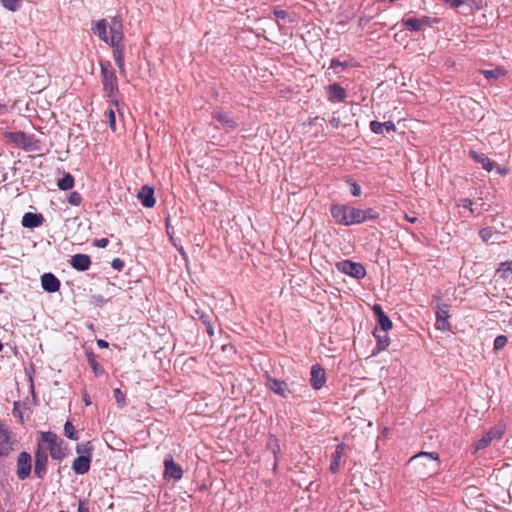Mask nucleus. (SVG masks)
<instances>
[{
	"mask_svg": "<svg viewBox=\"0 0 512 512\" xmlns=\"http://www.w3.org/2000/svg\"><path fill=\"white\" fill-rule=\"evenodd\" d=\"M344 451L345 445L341 443L336 446L335 451L332 453L331 464L329 468L332 473H336L339 471L341 466V458L344 455Z\"/></svg>",
	"mask_w": 512,
	"mask_h": 512,
	"instance_id": "24",
	"label": "nucleus"
},
{
	"mask_svg": "<svg viewBox=\"0 0 512 512\" xmlns=\"http://www.w3.org/2000/svg\"><path fill=\"white\" fill-rule=\"evenodd\" d=\"M472 205H473V202L469 198L463 199L462 203L460 204L461 207L470 210V212H473Z\"/></svg>",
	"mask_w": 512,
	"mask_h": 512,
	"instance_id": "51",
	"label": "nucleus"
},
{
	"mask_svg": "<svg viewBox=\"0 0 512 512\" xmlns=\"http://www.w3.org/2000/svg\"><path fill=\"white\" fill-rule=\"evenodd\" d=\"M12 450L10 432L4 426H0V456H7Z\"/></svg>",
	"mask_w": 512,
	"mask_h": 512,
	"instance_id": "20",
	"label": "nucleus"
},
{
	"mask_svg": "<svg viewBox=\"0 0 512 512\" xmlns=\"http://www.w3.org/2000/svg\"><path fill=\"white\" fill-rule=\"evenodd\" d=\"M108 243L109 240L107 238L96 239L94 241V245L98 248H105L107 247Z\"/></svg>",
	"mask_w": 512,
	"mask_h": 512,
	"instance_id": "47",
	"label": "nucleus"
},
{
	"mask_svg": "<svg viewBox=\"0 0 512 512\" xmlns=\"http://www.w3.org/2000/svg\"><path fill=\"white\" fill-rule=\"evenodd\" d=\"M373 336L375 337V339L377 341L376 347H375V350H374V354L378 353V352H381V351H384L389 346L390 338H389L387 332H380L376 328L373 331Z\"/></svg>",
	"mask_w": 512,
	"mask_h": 512,
	"instance_id": "27",
	"label": "nucleus"
},
{
	"mask_svg": "<svg viewBox=\"0 0 512 512\" xmlns=\"http://www.w3.org/2000/svg\"><path fill=\"white\" fill-rule=\"evenodd\" d=\"M94 33L110 45L120 44L123 38V26L120 19L113 17L110 21L99 20Z\"/></svg>",
	"mask_w": 512,
	"mask_h": 512,
	"instance_id": "1",
	"label": "nucleus"
},
{
	"mask_svg": "<svg viewBox=\"0 0 512 512\" xmlns=\"http://www.w3.org/2000/svg\"><path fill=\"white\" fill-rule=\"evenodd\" d=\"M494 234V231L491 227H484L480 229L479 231V237L482 239V241L487 242L489 241Z\"/></svg>",
	"mask_w": 512,
	"mask_h": 512,
	"instance_id": "45",
	"label": "nucleus"
},
{
	"mask_svg": "<svg viewBox=\"0 0 512 512\" xmlns=\"http://www.w3.org/2000/svg\"><path fill=\"white\" fill-rule=\"evenodd\" d=\"M506 430L503 423H497L489 429L478 441L475 442V450H482L487 448L493 441L500 440Z\"/></svg>",
	"mask_w": 512,
	"mask_h": 512,
	"instance_id": "8",
	"label": "nucleus"
},
{
	"mask_svg": "<svg viewBox=\"0 0 512 512\" xmlns=\"http://www.w3.org/2000/svg\"><path fill=\"white\" fill-rule=\"evenodd\" d=\"M138 198L145 207H152L155 204L154 190L149 186H143L138 193Z\"/></svg>",
	"mask_w": 512,
	"mask_h": 512,
	"instance_id": "25",
	"label": "nucleus"
},
{
	"mask_svg": "<svg viewBox=\"0 0 512 512\" xmlns=\"http://www.w3.org/2000/svg\"><path fill=\"white\" fill-rule=\"evenodd\" d=\"M264 378L266 380L265 385L267 388L282 398H288L290 390L288 388V384L285 381L275 379L268 373L264 374Z\"/></svg>",
	"mask_w": 512,
	"mask_h": 512,
	"instance_id": "13",
	"label": "nucleus"
},
{
	"mask_svg": "<svg viewBox=\"0 0 512 512\" xmlns=\"http://www.w3.org/2000/svg\"><path fill=\"white\" fill-rule=\"evenodd\" d=\"M1 107H4V105H1V104H0V108H1Z\"/></svg>",
	"mask_w": 512,
	"mask_h": 512,
	"instance_id": "63",
	"label": "nucleus"
},
{
	"mask_svg": "<svg viewBox=\"0 0 512 512\" xmlns=\"http://www.w3.org/2000/svg\"><path fill=\"white\" fill-rule=\"evenodd\" d=\"M3 349V345L2 343L0 342V351Z\"/></svg>",
	"mask_w": 512,
	"mask_h": 512,
	"instance_id": "62",
	"label": "nucleus"
},
{
	"mask_svg": "<svg viewBox=\"0 0 512 512\" xmlns=\"http://www.w3.org/2000/svg\"><path fill=\"white\" fill-rule=\"evenodd\" d=\"M330 213L335 222L342 226L360 224V208L347 204H332Z\"/></svg>",
	"mask_w": 512,
	"mask_h": 512,
	"instance_id": "3",
	"label": "nucleus"
},
{
	"mask_svg": "<svg viewBox=\"0 0 512 512\" xmlns=\"http://www.w3.org/2000/svg\"><path fill=\"white\" fill-rule=\"evenodd\" d=\"M327 99L332 103H340L346 99V90L339 84L333 83L327 86Z\"/></svg>",
	"mask_w": 512,
	"mask_h": 512,
	"instance_id": "16",
	"label": "nucleus"
},
{
	"mask_svg": "<svg viewBox=\"0 0 512 512\" xmlns=\"http://www.w3.org/2000/svg\"><path fill=\"white\" fill-rule=\"evenodd\" d=\"M344 63L341 62L339 59H336V58H333L331 59V62H330V68L332 69H336L338 67H344Z\"/></svg>",
	"mask_w": 512,
	"mask_h": 512,
	"instance_id": "53",
	"label": "nucleus"
},
{
	"mask_svg": "<svg viewBox=\"0 0 512 512\" xmlns=\"http://www.w3.org/2000/svg\"><path fill=\"white\" fill-rule=\"evenodd\" d=\"M267 448L272 452L274 459L278 458L280 453V445L276 438H271L267 444Z\"/></svg>",
	"mask_w": 512,
	"mask_h": 512,
	"instance_id": "42",
	"label": "nucleus"
},
{
	"mask_svg": "<svg viewBox=\"0 0 512 512\" xmlns=\"http://www.w3.org/2000/svg\"><path fill=\"white\" fill-rule=\"evenodd\" d=\"M165 226H166V233H167V236L169 237V240L171 241V243L181 252L183 253V247L182 246H178L175 238H174V229L173 227L171 226L170 224V219L169 218H166V222H165Z\"/></svg>",
	"mask_w": 512,
	"mask_h": 512,
	"instance_id": "38",
	"label": "nucleus"
},
{
	"mask_svg": "<svg viewBox=\"0 0 512 512\" xmlns=\"http://www.w3.org/2000/svg\"><path fill=\"white\" fill-rule=\"evenodd\" d=\"M35 465H34V474L37 478L43 479L46 474L47 464H48V455L47 453L40 452L38 450L35 451Z\"/></svg>",
	"mask_w": 512,
	"mask_h": 512,
	"instance_id": "17",
	"label": "nucleus"
},
{
	"mask_svg": "<svg viewBox=\"0 0 512 512\" xmlns=\"http://www.w3.org/2000/svg\"><path fill=\"white\" fill-rule=\"evenodd\" d=\"M443 2L449 4L452 8H458L464 4L463 0H443Z\"/></svg>",
	"mask_w": 512,
	"mask_h": 512,
	"instance_id": "48",
	"label": "nucleus"
},
{
	"mask_svg": "<svg viewBox=\"0 0 512 512\" xmlns=\"http://www.w3.org/2000/svg\"><path fill=\"white\" fill-rule=\"evenodd\" d=\"M336 268L343 274L349 275L355 279H363L366 276L365 267L358 262L346 259L336 263Z\"/></svg>",
	"mask_w": 512,
	"mask_h": 512,
	"instance_id": "9",
	"label": "nucleus"
},
{
	"mask_svg": "<svg viewBox=\"0 0 512 512\" xmlns=\"http://www.w3.org/2000/svg\"><path fill=\"white\" fill-rule=\"evenodd\" d=\"M71 266L78 271H86L91 266V259L87 254H75L70 259Z\"/></svg>",
	"mask_w": 512,
	"mask_h": 512,
	"instance_id": "19",
	"label": "nucleus"
},
{
	"mask_svg": "<svg viewBox=\"0 0 512 512\" xmlns=\"http://www.w3.org/2000/svg\"><path fill=\"white\" fill-rule=\"evenodd\" d=\"M496 274L502 279H507L512 274V261L501 262Z\"/></svg>",
	"mask_w": 512,
	"mask_h": 512,
	"instance_id": "32",
	"label": "nucleus"
},
{
	"mask_svg": "<svg viewBox=\"0 0 512 512\" xmlns=\"http://www.w3.org/2000/svg\"><path fill=\"white\" fill-rule=\"evenodd\" d=\"M77 512H89V508L86 505L84 500L79 501L78 511Z\"/></svg>",
	"mask_w": 512,
	"mask_h": 512,
	"instance_id": "56",
	"label": "nucleus"
},
{
	"mask_svg": "<svg viewBox=\"0 0 512 512\" xmlns=\"http://www.w3.org/2000/svg\"><path fill=\"white\" fill-rule=\"evenodd\" d=\"M3 136L6 141L13 144L15 147L22 148L26 151L36 149V141L33 136L27 135L25 132H4Z\"/></svg>",
	"mask_w": 512,
	"mask_h": 512,
	"instance_id": "7",
	"label": "nucleus"
},
{
	"mask_svg": "<svg viewBox=\"0 0 512 512\" xmlns=\"http://www.w3.org/2000/svg\"><path fill=\"white\" fill-rule=\"evenodd\" d=\"M437 18L429 16H422L420 18H403L402 25L409 31L418 32L424 26L431 27L434 23H437Z\"/></svg>",
	"mask_w": 512,
	"mask_h": 512,
	"instance_id": "12",
	"label": "nucleus"
},
{
	"mask_svg": "<svg viewBox=\"0 0 512 512\" xmlns=\"http://www.w3.org/2000/svg\"><path fill=\"white\" fill-rule=\"evenodd\" d=\"M164 471L162 480L166 483H177L182 480L185 470L183 466L176 462L171 454H167L163 460Z\"/></svg>",
	"mask_w": 512,
	"mask_h": 512,
	"instance_id": "5",
	"label": "nucleus"
},
{
	"mask_svg": "<svg viewBox=\"0 0 512 512\" xmlns=\"http://www.w3.org/2000/svg\"><path fill=\"white\" fill-rule=\"evenodd\" d=\"M212 119L216 120L220 127L227 131L236 130L239 126L237 120L230 112L224 111L222 108H216L211 112Z\"/></svg>",
	"mask_w": 512,
	"mask_h": 512,
	"instance_id": "10",
	"label": "nucleus"
},
{
	"mask_svg": "<svg viewBox=\"0 0 512 512\" xmlns=\"http://www.w3.org/2000/svg\"><path fill=\"white\" fill-rule=\"evenodd\" d=\"M482 74L487 80H497L502 76H505L506 71L501 67H497L492 70H483Z\"/></svg>",
	"mask_w": 512,
	"mask_h": 512,
	"instance_id": "34",
	"label": "nucleus"
},
{
	"mask_svg": "<svg viewBox=\"0 0 512 512\" xmlns=\"http://www.w3.org/2000/svg\"><path fill=\"white\" fill-rule=\"evenodd\" d=\"M114 47L113 56L120 73L125 75L126 70L124 66V49L120 44L112 45Z\"/></svg>",
	"mask_w": 512,
	"mask_h": 512,
	"instance_id": "29",
	"label": "nucleus"
},
{
	"mask_svg": "<svg viewBox=\"0 0 512 512\" xmlns=\"http://www.w3.org/2000/svg\"><path fill=\"white\" fill-rule=\"evenodd\" d=\"M508 342V339L505 335H498L494 339L493 348L495 351L503 349Z\"/></svg>",
	"mask_w": 512,
	"mask_h": 512,
	"instance_id": "43",
	"label": "nucleus"
},
{
	"mask_svg": "<svg viewBox=\"0 0 512 512\" xmlns=\"http://www.w3.org/2000/svg\"><path fill=\"white\" fill-rule=\"evenodd\" d=\"M91 459L85 455H79L73 460L72 469L76 474H85L89 471Z\"/></svg>",
	"mask_w": 512,
	"mask_h": 512,
	"instance_id": "22",
	"label": "nucleus"
},
{
	"mask_svg": "<svg viewBox=\"0 0 512 512\" xmlns=\"http://www.w3.org/2000/svg\"><path fill=\"white\" fill-rule=\"evenodd\" d=\"M1 4L9 11H17L21 7V0H1Z\"/></svg>",
	"mask_w": 512,
	"mask_h": 512,
	"instance_id": "41",
	"label": "nucleus"
},
{
	"mask_svg": "<svg viewBox=\"0 0 512 512\" xmlns=\"http://www.w3.org/2000/svg\"><path fill=\"white\" fill-rule=\"evenodd\" d=\"M377 323L382 332H388L393 326L392 321L386 314L377 317Z\"/></svg>",
	"mask_w": 512,
	"mask_h": 512,
	"instance_id": "36",
	"label": "nucleus"
},
{
	"mask_svg": "<svg viewBox=\"0 0 512 512\" xmlns=\"http://www.w3.org/2000/svg\"><path fill=\"white\" fill-rule=\"evenodd\" d=\"M114 397L120 406H123L125 404V397L124 394L121 392L119 388L114 389Z\"/></svg>",
	"mask_w": 512,
	"mask_h": 512,
	"instance_id": "46",
	"label": "nucleus"
},
{
	"mask_svg": "<svg viewBox=\"0 0 512 512\" xmlns=\"http://www.w3.org/2000/svg\"><path fill=\"white\" fill-rule=\"evenodd\" d=\"M329 123H330V125H331L333 128L337 129V128H339V127H340V125H341V120H340V118H339V117H332V118L330 119Z\"/></svg>",
	"mask_w": 512,
	"mask_h": 512,
	"instance_id": "54",
	"label": "nucleus"
},
{
	"mask_svg": "<svg viewBox=\"0 0 512 512\" xmlns=\"http://www.w3.org/2000/svg\"><path fill=\"white\" fill-rule=\"evenodd\" d=\"M82 202V196L79 192L73 191L68 196V203L73 206H79Z\"/></svg>",
	"mask_w": 512,
	"mask_h": 512,
	"instance_id": "44",
	"label": "nucleus"
},
{
	"mask_svg": "<svg viewBox=\"0 0 512 512\" xmlns=\"http://www.w3.org/2000/svg\"><path fill=\"white\" fill-rule=\"evenodd\" d=\"M63 440L51 431L39 432L36 450L44 453L49 452L54 460H61L65 457V449L62 447Z\"/></svg>",
	"mask_w": 512,
	"mask_h": 512,
	"instance_id": "2",
	"label": "nucleus"
},
{
	"mask_svg": "<svg viewBox=\"0 0 512 512\" xmlns=\"http://www.w3.org/2000/svg\"><path fill=\"white\" fill-rule=\"evenodd\" d=\"M76 452L80 455L88 456L90 459L92 458L93 445L91 442L81 443L76 446Z\"/></svg>",
	"mask_w": 512,
	"mask_h": 512,
	"instance_id": "35",
	"label": "nucleus"
},
{
	"mask_svg": "<svg viewBox=\"0 0 512 512\" xmlns=\"http://www.w3.org/2000/svg\"><path fill=\"white\" fill-rule=\"evenodd\" d=\"M277 465H278V458L274 459L273 470L277 469Z\"/></svg>",
	"mask_w": 512,
	"mask_h": 512,
	"instance_id": "60",
	"label": "nucleus"
},
{
	"mask_svg": "<svg viewBox=\"0 0 512 512\" xmlns=\"http://www.w3.org/2000/svg\"><path fill=\"white\" fill-rule=\"evenodd\" d=\"M409 463L417 466H422L419 474L422 477H429L435 474L440 468V459L437 452L422 451L409 459Z\"/></svg>",
	"mask_w": 512,
	"mask_h": 512,
	"instance_id": "4",
	"label": "nucleus"
},
{
	"mask_svg": "<svg viewBox=\"0 0 512 512\" xmlns=\"http://www.w3.org/2000/svg\"><path fill=\"white\" fill-rule=\"evenodd\" d=\"M86 355H87L88 363H89L91 369L93 370V373L95 374V376L96 377L101 376L103 374L104 370L100 366L98 361L96 360L94 353L92 351H87Z\"/></svg>",
	"mask_w": 512,
	"mask_h": 512,
	"instance_id": "30",
	"label": "nucleus"
},
{
	"mask_svg": "<svg viewBox=\"0 0 512 512\" xmlns=\"http://www.w3.org/2000/svg\"><path fill=\"white\" fill-rule=\"evenodd\" d=\"M469 155L471 156V158L482 165V167L488 171V172H491L495 166H496V163L494 161H492L491 159H489L485 154L483 153H479V152H476L474 150H470L469 151Z\"/></svg>",
	"mask_w": 512,
	"mask_h": 512,
	"instance_id": "23",
	"label": "nucleus"
},
{
	"mask_svg": "<svg viewBox=\"0 0 512 512\" xmlns=\"http://www.w3.org/2000/svg\"><path fill=\"white\" fill-rule=\"evenodd\" d=\"M64 435L71 440L78 439L77 431L70 421H67L64 425Z\"/></svg>",
	"mask_w": 512,
	"mask_h": 512,
	"instance_id": "39",
	"label": "nucleus"
},
{
	"mask_svg": "<svg viewBox=\"0 0 512 512\" xmlns=\"http://www.w3.org/2000/svg\"><path fill=\"white\" fill-rule=\"evenodd\" d=\"M319 119H320L319 117H315L314 119H312V120L310 121V123H309V124H310V125H317V124H318V120H319Z\"/></svg>",
	"mask_w": 512,
	"mask_h": 512,
	"instance_id": "59",
	"label": "nucleus"
},
{
	"mask_svg": "<svg viewBox=\"0 0 512 512\" xmlns=\"http://www.w3.org/2000/svg\"><path fill=\"white\" fill-rule=\"evenodd\" d=\"M345 182L350 186V193L353 196L359 197L361 195V187L353 178L347 177Z\"/></svg>",
	"mask_w": 512,
	"mask_h": 512,
	"instance_id": "40",
	"label": "nucleus"
},
{
	"mask_svg": "<svg viewBox=\"0 0 512 512\" xmlns=\"http://www.w3.org/2000/svg\"><path fill=\"white\" fill-rule=\"evenodd\" d=\"M97 345L100 347V348H107L108 347V342L103 340V339H98L97 340Z\"/></svg>",
	"mask_w": 512,
	"mask_h": 512,
	"instance_id": "57",
	"label": "nucleus"
},
{
	"mask_svg": "<svg viewBox=\"0 0 512 512\" xmlns=\"http://www.w3.org/2000/svg\"><path fill=\"white\" fill-rule=\"evenodd\" d=\"M374 314L376 315V317H379L380 315H384V311L382 309V307L379 305V304H375L372 308Z\"/></svg>",
	"mask_w": 512,
	"mask_h": 512,
	"instance_id": "55",
	"label": "nucleus"
},
{
	"mask_svg": "<svg viewBox=\"0 0 512 512\" xmlns=\"http://www.w3.org/2000/svg\"><path fill=\"white\" fill-rule=\"evenodd\" d=\"M43 216L42 214H36L32 212H27L22 217V225L26 228H35L42 225Z\"/></svg>",
	"mask_w": 512,
	"mask_h": 512,
	"instance_id": "26",
	"label": "nucleus"
},
{
	"mask_svg": "<svg viewBox=\"0 0 512 512\" xmlns=\"http://www.w3.org/2000/svg\"><path fill=\"white\" fill-rule=\"evenodd\" d=\"M83 401L85 402V405H87V406L91 404L90 399H89V397L87 395H85L83 397Z\"/></svg>",
	"mask_w": 512,
	"mask_h": 512,
	"instance_id": "58",
	"label": "nucleus"
},
{
	"mask_svg": "<svg viewBox=\"0 0 512 512\" xmlns=\"http://www.w3.org/2000/svg\"><path fill=\"white\" fill-rule=\"evenodd\" d=\"M112 267L114 269L120 271L124 267V262L121 259H119V258H115L112 261Z\"/></svg>",
	"mask_w": 512,
	"mask_h": 512,
	"instance_id": "50",
	"label": "nucleus"
},
{
	"mask_svg": "<svg viewBox=\"0 0 512 512\" xmlns=\"http://www.w3.org/2000/svg\"><path fill=\"white\" fill-rule=\"evenodd\" d=\"M274 16L277 19H286L288 17V12L285 10L275 9L274 10Z\"/></svg>",
	"mask_w": 512,
	"mask_h": 512,
	"instance_id": "49",
	"label": "nucleus"
},
{
	"mask_svg": "<svg viewBox=\"0 0 512 512\" xmlns=\"http://www.w3.org/2000/svg\"><path fill=\"white\" fill-rule=\"evenodd\" d=\"M60 190L67 191L74 186V177L70 173H64V176L57 181Z\"/></svg>",
	"mask_w": 512,
	"mask_h": 512,
	"instance_id": "31",
	"label": "nucleus"
},
{
	"mask_svg": "<svg viewBox=\"0 0 512 512\" xmlns=\"http://www.w3.org/2000/svg\"><path fill=\"white\" fill-rule=\"evenodd\" d=\"M104 117L107 120L110 129L115 132L116 131V116H115V110L113 108H108L105 113Z\"/></svg>",
	"mask_w": 512,
	"mask_h": 512,
	"instance_id": "37",
	"label": "nucleus"
},
{
	"mask_svg": "<svg viewBox=\"0 0 512 512\" xmlns=\"http://www.w3.org/2000/svg\"><path fill=\"white\" fill-rule=\"evenodd\" d=\"M216 321H211L209 324L205 325V329H206V332L207 334L210 336V337H213L214 334H215V331H214V323Z\"/></svg>",
	"mask_w": 512,
	"mask_h": 512,
	"instance_id": "52",
	"label": "nucleus"
},
{
	"mask_svg": "<svg viewBox=\"0 0 512 512\" xmlns=\"http://www.w3.org/2000/svg\"><path fill=\"white\" fill-rule=\"evenodd\" d=\"M101 78L103 90L108 97L113 98L118 91L117 77L110 63H101Z\"/></svg>",
	"mask_w": 512,
	"mask_h": 512,
	"instance_id": "6",
	"label": "nucleus"
},
{
	"mask_svg": "<svg viewBox=\"0 0 512 512\" xmlns=\"http://www.w3.org/2000/svg\"><path fill=\"white\" fill-rule=\"evenodd\" d=\"M447 304L437 305L435 310L436 315V328L441 331H447L450 329V323L448 321L450 314Z\"/></svg>",
	"mask_w": 512,
	"mask_h": 512,
	"instance_id": "15",
	"label": "nucleus"
},
{
	"mask_svg": "<svg viewBox=\"0 0 512 512\" xmlns=\"http://www.w3.org/2000/svg\"><path fill=\"white\" fill-rule=\"evenodd\" d=\"M41 285L45 291L54 293L60 289L61 284L59 279L54 274L45 273L41 277Z\"/></svg>",
	"mask_w": 512,
	"mask_h": 512,
	"instance_id": "18",
	"label": "nucleus"
},
{
	"mask_svg": "<svg viewBox=\"0 0 512 512\" xmlns=\"http://www.w3.org/2000/svg\"><path fill=\"white\" fill-rule=\"evenodd\" d=\"M369 127L373 133L378 135L384 134V131H386L387 133L396 131V126L392 121L379 122L373 120L370 122Z\"/></svg>",
	"mask_w": 512,
	"mask_h": 512,
	"instance_id": "21",
	"label": "nucleus"
},
{
	"mask_svg": "<svg viewBox=\"0 0 512 512\" xmlns=\"http://www.w3.org/2000/svg\"><path fill=\"white\" fill-rule=\"evenodd\" d=\"M327 381L325 369L322 365L316 363L311 366L310 370V385L314 390L323 388Z\"/></svg>",
	"mask_w": 512,
	"mask_h": 512,
	"instance_id": "14",
	"label": "nucleus"
},
{
	"mask_svg": "<svg viewBox=\"0 0 512 512\" xmlns=\"http://www.w3.org/2000/svg\"><path fill=\"white\" fill-rule=\"evenodd\" d=\"M193 318L200 321L204 326L209 324L211 321H217L216 315L210 309H195Z\"/></svg>",
	"mask_w": 512,
	"mask_h": 512,
	"instance_id": "28",
	"label": "nucleus"
},
{
	"mask_svg": "<svg viewBox=\"0 0 512 512\" xmlns=\"http://www.w3.org/2000/svg\"><path fill=\"white\" fill-rule=\"evenodd\" d=\"M407 220H408L409 222H411V223H414L417 219H416L415 217H413V218H409V217H407Z\"/></svg>",
	"mask_w": 512,
	"mask_h": 512,
	"instance_id": "61",
	"label": "nucleus"
},
{
	"mask_svg": "<svg viewBox=\"0 0 512 512\" xmlns=\"http://www.w3.org/2000/svg\"><path fill=\"white\" fill-rule=\"evenodd\" d=\"M379 218V213L374 208L360 209V224Z\"/></svg>",
	"mask_w": 512,
	"mask_h": 512,
	"instance_id": "33",
	"label": "nucleus"
},
{
	"mask_svg": "<svg viewBox=\"0 0 512 512\" xmlns=\"http://www.w3.org/2000/svg\"><path fill=\"white\" fill-rule=\"evenodd\" d=\"M32 470V459L28 452H21L17 457L16 475L19 480L27 479Z\"/></svg>",
	"mask_w": 512,
	"mask_h": 512,
	"instance_id": "11",
	"label": "nucleus"
}]
</instances>
